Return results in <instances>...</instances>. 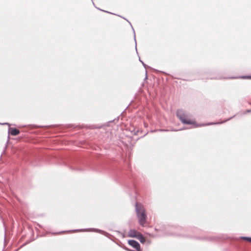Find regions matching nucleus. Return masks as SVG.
Wrapping results in <instances>:
<instances>
[{"label": "nucleus", "instance_id": "obj_1", "mask_svg": "<svg viewBox=\"0 0 251 251\" xmlns=\"http://www.w3.org/2000/svg\"><path fill=\"white\" fill-rule=\"evenodd\" d=\"M136 210L140 224L141 225H144L145 224L146 215L143 205L141 204L137 203L136 205Z\"/></svg>", "mask_w": 251, "mask_h": 251}, {"label": "nucleus", "instance_id": "obj_2", "mask_svg": "<svg viewBox=\"0 0 251 251\" xmlns=\"http://www.w3.org/2000/svg\"><path fill=\"white\" fill-rule=\"evenodd\" d=\"M177 116H178L180 120L183 124H188V125H194L195 124V123L194 121H193L192 120H191L188 117H187L185 115H181L178 114Z\"/></svg>", "mask_w": 251, "mask_h": 251}, {"label": "nucleus", "instance_id": "obj_3", "mask_svg": "<svg viewBox=\"0 0 251 251\" xmlns=\"http://www.w3.org/2000/svg\"><path fill=\"white\" fill-rule=\"evenodd\" d=\"M2 125H7L9 126H10V124L7 123L2 124ZM8 133L11 134V135L13 136H16L19 134V133H20V131L16 128H13L12 127H9Z\"/></svg>", "mask_w": 251, "mask_h": 251}, {"label": "nucleus", "instance_id": "obj_4", "mask_svg": "<svg viewBox=\"0 0 251 251\" xmlns=\"http://www.w3.org/2000/svg\"><path fill=\"white\" fill-rule=\"evenodd\" d=\"M128 243L130 246L135 248L137 251H140V245L135 240H128Z\"/></svg>", "mask_w": 251, "mask_h": 251}, {"label": "nucleus", "instance_id": "obj_5", "mask_svg": "<svg viewBox=\"0 0 251 251\" xmlns=\"http://www.w3.org/2000/svg\"><path fill=\"white\" fill-rule=\"evenodd\" d=\"M139 232H137L135 230L131 229L130 230L128 233V235L129 237H135L137 238V237L139 234Z\"/></svg>", "mask_w": 251, "mask_h": 251}, {"label": "nucleus", "instance_id": "obj_6", "mask_svg": "<svg viewBox=\"0 0 251 251\" xmlns=\"http://www.w3.org/2000/svg\"><path fill=\"white\" fill-rule=\"evenodd\" d=\"M136 238H137L142 243H144L145 242V238L141 233H139Z\"/></svg>", "mask_w": 251, "mask_h": 251}, {"label": "nucleus", "instance_id": "obj_7", "mask_svg": "<svg viewBox=\"0 0 251 251\" xmlns=\"http://www.w3.org/2000/svg\"><path fill=\"white\" fill-rule=\"evenodd\" d=\"M243 238L245 239V240H246L250 242H251V238H249V237H243Z\"/></svg>", "mask_w": 251, "mask_h": 251}, {"label": "nucleus", "instance_id": "obj_8", "mask_svg": "<svg viewBox=\"0 0 251 251\" xmlns=\"http://www.w3.org/2000/svg\"><path fill=\"white\" fill-rule=\"evenodd\" d=\"M140 61L142 62L143 65L145 67L146 65L141 60H140Z\"/></svg>", "mask_w": 251, "mask_h": 251}, {"label": "nucleus", "instance_id": "obj_9", "mask_svg": "<svg viewBox=\"0 0 251 251\" xmlns=\"http://www.w3.org/2000/svg\"><path fill=\"white\" fill-rule=\"evenodd\" d=\"M210 124H206L205 125H209Z\"/></svg>", "mask_w": 251, "mask_h": 251}]
</instances>
